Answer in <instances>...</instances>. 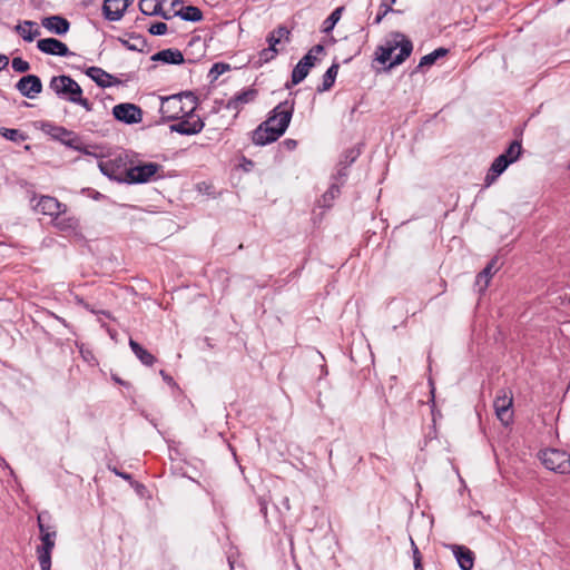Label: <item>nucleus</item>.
Segmentation results:
<instances>
[{
	"instance_id": "obj_1",
	"label": "nucleus",
	"mask_w": 570,
	"mask_h": 570,
	"mask_svg": "<svg viewBox=\"0 0 570 570\" xmlns=\"http://www.w3.org/2000/svg\"><path fill=\"white\" fill-rule=\"evenodd\" d=\"M294 112V101L279 102L252 134V140L257 146L276 141L289 126Z\"/></svg>"
},
{
	"instance_id": "obj_2",
	"label": "nucleus",
	"mask_w": 570,
	"mask_h": 570,
	"mask_svg": "<svg viewBox=\"0 0 570 570\" xmlns=\"http://www.w3.org/2000/svg\"><path fill=\"white\" fill-rule=\"evenodd\" d=\"M197 97L191 91H184L160 98L159 111L165 120H177L194 112Z\"/></svg>"
},
{
	"instance_id": "obj_3",
	"label": "nucleus",
	"mask_w": 570,
	"mask_h": 570,
	"mask_svg": "<svg viewBox=\"0 0 570 570\" xmlns=\"http://www.w3.org/2000/svg\"><path fill=\"white\" fill-rule=\"evenodd\" d=\"M164 167L157 163H141L135 164L129 161V170L127 173V184H146L151 180H157L164 177Z\"/></svg>"
},
{
	"instance_id": "obj_4",
	"label": "nucleus",
	"mask_w": 570,
	"mask_h": 570,
	"mask_svg": "<svg viewBox=\"0 0 570 570\" xmlns=\"http://www.w3.org/2000/svg\"><path fill=\"white\" fill-rule=\"evenodd\" d=\"M41 130L71 149L89 154L81 142L80 137L76 132L68 130L62 126H57L52 122L46 121L42 122Z\"/></svg>"
},
{
	"instance_id": "obj_5",
	"label": "nucleus",
	"mask_w": 570,
	"mask_h": 570,
	"mask_svg": "<svg viewBox=\"0 0 570 570\" xmlns=\"http://www.w3.org/2000/svg\"><path fill=\"white\" fill-rule=\"evenodd\" d=\"M98 167L102 175L118 183L127 184V173L129 170L128 155L120 154L108 160H101Z\"/></svg>"
},
{
	"instance_id": "obj_6",
	"label": "nucleus",
	"mask_w": 570,
	"mask_h": 570,
	"mask_svg": "<svg viewBox=\"0 0 570 570\" xmlns=\"http://www.w3.org/2000/svg\"><path fill=\"white\" fill-rule=\"evenodd\" d=\"M542 464L550 471L567 474L570 473V454L558 450L547 449L540 452Z\"/></svg>"
},
{
	"instance_id": "obj_7",
	"label": "nucleus",
	"mask_w": 570,
	"mask_h": 570,
	"mask_svg": "<svg viewBox=\"0 0 570 570\" xmlns=\"http://www.w3.org/2000/svg\"><path fill=\"white\" fill-rule=\"evenodd\" d=\"M49 88L60 98L66 101L72 102L73 97L82 92L79 83L71 77L66 75L53 76L50 79Z\"/></svg>"
},
{
	"instance_id": "obj_8",
	"label": "nucleus",
	"mask_w": 570,
	"mask_h": 570,
	"mask_svg": "<svg viewBox=\"0 0 570 570\" xmlns=\"http://www.w3.org/2000/svg\"><path fill=\"white\" fill-rule=\"evenodd\" d=\"M512 404H513L512 392L509 390H505V389L499 390L497 393V396L493 401V407H494L497 417L505 426H508L512 422V417H513Z\"/></svg>"
},
{
	"instance_id": "obj_9",
	"label": "nucleus",
	"mask_w": 570,
	"mask_h": 570,
	"mask_svg": "<svg viewBox=\"0 0 570 570\" xmlns=\"http://www.w3.org/2000/svg\"><path fill=\"white\" fill-rule=\"evenodd\" d=\"M37 203L32 206L33 210L37 213H41L42 215H47L51 217V219L59 215L63 214L67 210V205L60 203L56 197L41 195L40 197H33L31 202L36 200Z\"/></svg>"
},
{
	"instance_id": "obj_10",
	"label": "nucleus",
	"mask_w": 570,
	"mask_h": 570,
	"mask_svg": "<svg viewBox=\"0 0 570 570\" xmlns=\"http://www.w3.org/2000/svg\"><path fill=\"white\" fill-rule=\"evenodd\" d=\"M114 117L127 125L138 124L142 120V110L140 107L125 102L118 104L112 108Z\"/></svg>"
},
{
	"instance_id": "obj_11",
	"label": "nucleus",
	"mask_w": 570,
	"mask_h": 570,
	"mask_svg": "<svg viewBox=\"0 0 570 570\" xmlns=\"http://www.w3.org/2000/svg\"><path fill=\"white\" fill-rule=\"evenodd\" d=\"M16 89L27 98H35L42 91V82L36 75H27L16 83Z\"/></svg>"
},
{
	"instance_id": "obj_12",
	"label": "nucleus",
	"mask_w": 570,
	"mask_h": 570,
	"mask_svg": "<svg viewBox=\"0 0 570 570\" xmlns=\"http://www.w3.org/2000/svg\"><path fill=\"white\" fill-rule=\"evenodd\" d=\"M38 49L47 55L52 56H60V57H67V56H73L75 53L69 50L66 43L62 41L56 39V38H45L40 39L37 42Z\"/></svg>"
},
{
	"instance_id": "obj_13",
	"label": "nucleus",
	"mask_w": 570,
	"mask_h": 570,
	"mask_svg": "<svg viewBox=\"0 0 570 570\" xmlns=\"http://www.w3.org/2000/svg\"><path fill=\"white\" fill-rule=\"evenodd\" d=\"M186 117L187 119H181L179 122L171 125L170 130L187 136L196 135L203 130L205 124L199 117L194 118L191 114Z\"/></svg>"
},
{
	"instance_id": "obj_14",
	"label": "nucleus",
	"mask_w": 570,
	"mask_h": 570,
	"mask_svg": "<svg viewBox=\"0 0 570 570\" xmlns=\"http://www.w3.org/2000/svg\"><path fill=\"white\" fill-rule=\"evenodd\" d=\"M132 0H105L102 6L104 16L109 21H118Z\"/></svg>"
},
{
	"instance_id": "obj_15",
	"label": "nucleus",
	"mask_w": 570,
	"mask_h": 570,
	"mask_svg": "<svg viewBox=\"0 0 570 570\" xmlns=\"http://www.w3.org/2000/svg\"><path fill=\"white\" fill-rule=\"evenodd\" d=\"M448 548L452 551L462 570H471L473 568L475 559L473 551L465 546L459 544H449Z\"/></svg>"
},
{
	"instance_id": "obj_16",
	"label": "nucleus",
	"mask_w": 570,
	"mask_h": 570,
	"mask_svg": "<svg viewBox=\"0 0 570 570\" xmlns=\"http://www.w3.org/2000/svg\"><path fill=\"white\" fill-rule=\"evenodd\" d=\"M258 91L254 88H246L240 92L235 94L226 104L228 110L239 111L244 105L253 102L257 97Z\"/></svg>"
},
{
	"instance_id": "obj_17",
	"label": "nucleus",
	"mask_w": 570,
	"mask_h": 570,
	"mask_svg": "<svg viewBox=\"0 0 570 570\" xmlns=\"http://www.w3.org/2000/svg\"><path fill=\"white\" fill-rule=\"evenodd\" d=\"M394 37L396 38V43H399L400 52L394 57V59L389 63V69L401 65L406 60V58L410 57L413 45L411 40L406 39L402 33L396 32L394 33Z\"/></svg>"
},
{
	"instance_id": "obj_18",
	"label": "nucleus",
	"mask_w": 570,
	"mask_h": 570,
	"mask_svg": "<svg viewBox=\"0 0 570 570\" xmlns=\"http://www.w3.org/2000/svg\"><path fill=\"white\" fill-rule=\"evenodd\" d=\"M52 226L60 232H76L79 228V219L68 214V209L63 214H59L51 219Z\"/></svg>"
},
{
	"instance_id": "obj_19",
	"label": "nucleus",
	"mask_w": 570,
	"mask_h": 570,
	"mask_svg": "<svg viewBox=\"0 0 570 570\" xmlns=\"http://www.w3.org/2000/svg\"><path fill=\"white\" fill-rule=\"evenodd\" d=\"M41 24L52 33L65 35L69 31V21L61 16H50L42 19Z\"/></svg>"
},
{
	"instance_id": "obj_20",
	"label": "nucleus",
	"mask_w": 570,
	"mask_h": 570,
	"mask_svg": "<svg viewBox=\"0 0 570 570\" xmlns=\"http://www.w3.org/2000/svg\"><path fill=\"white\" fill-rule=\"evenodd\" d=\"M86 75L92 79L97 86L101 88H108L112 85L118 83L114 76L101 69L100 67H89L86 70Z\"/></svg>"
},
{
	"instance_id": "obj_21",
	"label": "nucleus",
	"mask_w": 570,
	"mask_h": 570,
	"mask_svg": "<svg viewBox=\"0 0 570 570\" xmlns=\"http://www.w3.org/2000/svg\"><path fill=\"white\" fill-rule=\"evenodd\" d=\"M498 258H492L488 265L476 275L475 278V286L478 287L479 292H484L490 283V279L494 275V273L498 271Z\"/></svg>"
},
{
	"instance_id": "obj_22",
	"label": "nucleus",
	"mask_w": 570,
	"mask_h": 570,
	"mask_svg": "<svg viewBox=\"0 0 570 570\" xmlns=\"http://www.w3.org/2000/svg\"><path fill=\"white\" fill-rule=\"evenodd\" d=\"M509 165L510 161L505 158V156L499 155L493 160L489 171L485 175V186L492 185L497 180V178L509 167Z\"/></svg>"
},
{
	"instance_id": "obj_23",
	"label": "nucleus",
	"mask_w": 570,
	"mask_h": 570,
	"mask_svg": "<svg viewBox=\"0 0 570 570\" xmlns=\"http://www.w3.org/2000/svg\"><path fill=\"white\" fill-rule=\"evenodd\" d=\"M151 60L164 63L180 65L184 62V56L179 49L169 48L154 53L151 56Z\"/></svg>"
},
{
	"instance_id": "obj_24",
	"label": "nucleus",
	"mask_w": 570,
	"mask_h": 570,
	"mask_svg": "<svg viewBox=\"0 0 570 570\" xmlns=\"http://www.w3.org/2000/svg\"><path fill=\"white\" fill-rule=\"evenodd\" d=\"M17 33L27 42L33 41L40 36V29L35 21L24 20L14 27Z\"/></svg>"
},
{
	"instance_id": "obj_25",
	"label": "nucleus",
	"mask_w": 570,
	"mask_h": 570,
	"mask_svg": "<svg viewBox=\"0 0 570 570\" xmlns=\"http://www.w3.org/2000/svg\"><path fill=\"white\" fill-rule=\"evenodd\" d=\"M129 346L135 356L146 366H153L156 362V357L144 348L138 342L129 338Z\"/></svg>"
},
{
	"instance_id": "obj_26",
	"label": "nucleus",
	"mask_w": 570,
	"mask_h": 570,
	"mask_svg": "<svg viewBox=\"0 0 570 570\" xmlns=\"http://www.w3.org/2000/svg\"><path fill=\"white\" fill-rule=\"evenodd\" d=\"M180 17L185 21L197 22L203 19V12L200 9L194 6L181 7L179 10H175L173 17Z\"/></svg>"
},
{
	"instance_id": "obj_27",
	"label": "nucleus",
	"mask_w": 570,
	"mask_h": 570,
	"mask_svg": "<svg viewBox=\"0 0 570 570\" xmlns=\"http://www.w3.org/2000/svg\"><path fill=\"white\" fill-rule=\"evenodd\" d=\"M340 65L334 62L323 75L322 85L317 87L318 92L327 91L330 90L336 79L337 72H338Z\"/></svg>"
},
{
	"instance_id": "obj_28",
	"label": "nucleus",
	"mask_w": 570,
	"mask_h": 570,
	"mask_svg": "<svg viewBox=\"0 0 570 570\" xmlns=\"http://www.w3.org/2000/svg\"><path fill=\"white\" fill-rule=\"evenodd\" d=\"M37 521L40 535H43L45 533L57 532L56 527L50 524L51 515L48 511L40 512L38 514Z\"/></svg>"
},
{
	"instance_id": "obj_29",
	"label": "nucleus",
	"mask_w": 570,
	"mask_h": 570,
	"mask_svg": "<svg viewBox=\"0 0 570 570\" xmlns=\"http://www.w3.org/2000/svg\"><path fill=\"white\" fill-rule=\"evenodd\" d=\"M399 43H396V39L394 42H387L385 46L379 47L377 57L376 59L381 63H386L391 60L393 52L397 49Z\"/></svg>"
},
{
	"instance_id": "obj_30",
	"label": "nucleus",
	"mask_w": 570,
	"mask_h": 570,
	"mask_svg": "<svg viewBox=\"0 0 570 570\" xmlns=\"http://www.w3.org/2000/svg\"><path fill=\"white\" fill-rule=\"evenodd\" d=\"M449 52L445 48H438L434 51L423 56L420 60L417 69L424 66H432L439 58L446 56Z\"/></svg>"
},
{
	"instance_id": "obj_31",
	"label": "nucleus",
	"mask_w": 570,
	"mask_h": 570,
	"mask_svg": "<svg viewBox=\"0 0 570 570\" xmlns=\"http://www.w3.org/2000/svg\"><path fill=\"white\" fill-rule=\"evenodd\" d=\"M522 154V144L519 140H513L509 147L502 153V156L510 161V165L517 161Z\"/></svg>"
},
{
	"instance_id": "obj_32",
	"label": "nucleus",
	"mask_w": 570,
	"mask_h": 570,
	"mask_svg": "<svg viewBox=\"0 0 570 570\" xmlns=\"http://www.w3.org/2000/svg\"><path fill=\"white\" fill-rule=\"evenodd\" d=\"M344 8L338 7L336 8L323 22V32H330L334 29L335 24L338 22V20L342 17Z\"/></svg>"
},
{
	"instance_id": "obj_33",
	"label": "nucleus",
	"mask_w": 570,
	"mask_h": 570,
	"mask_svg": "<svg viewBox=\"0 0 570 570\" xmlns=\"http://www.w3.org/2000/svg\"><path fill=\"white\" fill-rule=\"evenodd\" d=\"M0 135L3 138L14 142L24 141L28 138V136L19 129H10L4 127L0 128Z\"/></svg>"
},
{
	"instance_id": "obj_34",
	"label": "nucleus",
	"mask_w": 570,
	"mask_h": 570,
	"mask_svg": "<svg viewBox=\"0 0 570 570\" xmlns=\"http://www.w3.org/2000/svg\"><path fill=\"white\" fill-rule=\"evenodd\" d=\"M309 69L311 68H307V66L298 61L292 71V83L298 85L302 82L307 77Z\"/></svg>"
},
{
	"instance_id": "obj_35",
	"label": "nucleus",
	"mask_w": 570,
	"mask_h": 570,
	"mask_svg": "<svg viewBox=\"0 0 570 570\" xmlns=\"http://www.w3.org/2000/svg\"><path fill=\"white\" fill-rule=\"evenodd\" d=\"M341 194L340 185L333 183L323 195V206L330 207L331 203Z\"/></svg>"
},
{
	"instance_id": "obj_36",
	"label": "nucleus",
	"mask_w": 570,
	"mask_h": 570,
	"mask_svg": "<svg viewBox=\"0 0 570 570\" xmlns=\"http://www.w3.org/2000/svg\"><path fill=\"white\" fill-rule=\"evenodd\" d=\"M57 532L45 533L40 535L41 544L37 547L40 550L52 551L56 544Z\"/></svg>"
},
{
	"instance_id": "obj_37",
	"label": "nucleus",
	"mask_w": 570,
	"mask_h": 570,
	"mask_svg": "<svg viewBox=\"0 0 570 570\" xmlns=\"http://www.w3.org/2000/svg\"><path fill=\"white\" fill-rule=\"evenodd\" d=\"M394 4V2H391L389 0H382L381 4H380V9H379V12L375 16L374 18V21L373 23L374 24H379L382 22V20L384 19V17L389 13V12H394L392 6Z\"/></svg>"
},
{
	"instance_id": "obj_38",
	"label": "nucleus",
	"mask_w": 570,
	"mask_h": 570,
	"mask_svg": "<svg viewBox=\"0 0 570 570\" xmlns=\"http://www.w3.org/2000/svg\"><path fill=\"white\" fill-rule=\"evenodd\" d=\"M121 43L129 50L141 51L145 41L140 36H132L129 40L120 39Z\"/></svg>"
},
{
	"instance_id": "obj_39",
	"label": "nucleus",
	"mask_w": 570,
	"mask_h": 570,
	"mask_svg": "<svg viewBox=\"0 0 570 570\" xmlns=\"http://www.w3.org/2000/svg\"><path fill=\"white\" fill-rule=\"evenodd\" d=\"M41 570H50L52 551L36 549Z\"/></svg>"
},
{
	"instance_id": "obj_40",
	"label": "nucleus",
	"mask_w": 570,
	"mask_h": 570,
	"mask_svg": "<svg viewBox=\"0 0 570 570\" xmlns=\"http://www.w3.org/2000/svg\"><path fill=\"white\" fill-rule=\"evenodd\" d=\"M287 33H288V31L286 28H284V27L277 28L276 30H274L273 32H271L268 35V37H267L268 45H271L272 47H275L277 43H279L281 39Z\"/></svg>"
},
{
	"instance_id": "obj_41",
	"label": "nucleus",
	"mask_w": 570,
	"mask_h": 570,
	"mask_svg": "<svg viewBox=\"0 0 570 570\" xmlns=\"http://www.w3.org/2000/svg\"><path fill=\"white\" fill-rule=\"evenodd\" d=\"M227 70H229V65L224 62H216L210 68L208 76L212 79V81H214Z\"/></svg>"
},
{
	"instance_id": "obj_42",
	"label": "nucleus",
	"mask_w": 570,
	"mask_h": 570,
	"mask_svg": "<svg viewBox=\"0 0 570 570\" xmlns=\"http://www.w3.org/2000/svg\"><path fill=\"white\" fill-rule=\"evenodd\" d=\"M156 2L157 0H140L138 3L139 10L146 16H154V12H156Z\"/></svg>"
},
{
	"instance_id": "obj_43",
	"label": "nucleus",
	"mask_w": 570,
	"mask_h": 570,
	"mask_svg": "<svg viewBox=\"0 0 570 570\" xmlns=\"http://www.w3.org/2000/svg\"><path fill=\"white\" fill-rule=\"evenodd\" d=\"M11 67L16 72H27L30 69V63L20 57H16L11 61Z\"/></svg>"
},
{
	"instance_id": "obj_44",
	"label": "nucleus",
	"mask_w": 570,
	"mask_h": 570,
	"mask_svg": "<svg viewBox=\"0 0 570 570\" xmlns=\"http://www.w3.org/2000/svg\"><path fill=\"white\" fill-rule=\"evenodd\" d=\"M276 55H277V49L275 47H272L271 45H268L267 48H264L263 50H261L259 62H268L272 59H274Z\"/></svg>"
},
{
	"instance_id": "obj_45",
	"label": "nucleus",
	"mask_w": 570,
	"mask_h": 570,
	"mask_svg": "<svg viewBox=\"0 0 570 570\" xmlns=\"http://www.w3.org/2000/svg\"><path fill=\"white\" fill-rule=\"evenodd\" d=\"M414 570H423L422 556L413 539H411Z\"/></svg>"
},
{
	"instance_id": "obj_46",
	"label": "nucleus",
	"mask_w": 570,
	"mask_h": 570,
	"mask_svg": "<svg viewBox=\"0 0 570 570\" xmlns=\"http://www.w3.org/2000/svg\"><path fill=\"white\" fill-rule=\"evenodd\" d=\"M167 30H168V27L165 22L153 23L148 29V31L153 36H163L167 32Z\"/></svg>"
},
{
	"instance_id": "obj_47",
	"label": "nucleus",
	"mask_w": 570,
	"mask_h": 570,
	"mask_svg": "<svg viewBox=\"0 0 570 570\" xmlns=\"http://www.w3.org/2000/svg\"><path fill=\"white\" fill-rule=\"evenodd\" d=\"M71 99H72V104L83 107L87 111L92 110V104L87 98L82 97V92H79V96H76Z\"/></svg>"
},
{
	"instance_id": "obj_48",
	"label": "nucleus",
	"mask_w": 570,
	"mask_h": 570,
	"mask_svg": "<svg viewBox=\"0 0 570 570\" xmlns=\"http://www.w3.org/2000/svg\"><path fill=\"white\" fill-rule=\"evenodd\" d=\"M316 60V56L308 51L299 61L307 66V68H312Z\"/></svg>"
},
{
	"instance_id": "obj_49",
	"label": "nucleus",
	"mask_w": 570,
	"mask_h": 570,
	"mask_svg": "<svg viewBox=\"0 0 570 570\" xmlns=\"http://www.w3.org/2000/svg\"><path fill=\"white\" fill-rule=\"evenodd\" d=\"M282 146L286 150L291 151V150H294L297 147V141L295 139L287 138V139L282 141Z\"/></svg>"
},
{
	"instance_id": "obj_50",
	"label": "nucleus",
	"mask_w": 570,
	"mask_h": 570,
	"mask_svg": "<svg viewBox=\"0 0 570 570\" xmlns=\"http://www.w3.org/2000/svg\"><path fill=\"white\" fill-rule=\"evenodd\" d=\"M9 58L6 55L0 53V71L4 70L9 66Z\"/></svg>"
},
{
	"instance_id": "obj_51",
	"label": "nucleus",
	"mask_w": 570,
	"mask_h": 570,
	"mask_svg": "<svg viewBox=\"0 0 570 570\" xmlns=\"http://www.w3.org/2000/svg\"><path fill=\"white\" fill-rule=\"evenodd\" d=\"M114 472L116 475L122 478L124 480H127V481L131 480V474H129V473L118 471L117 469H114Z\"/></svg>"
},
{
	"instance_id": "obj_52",
	"label": "nucleus",
	"mask_w": 570,
	"mask_h": 570,
	"mask_svg": "<svg viewBox=\"0 0 570 570\" xmlns=\"http://www.w3.org/2000/svg\"><path fill=\"white\" fill-rule=\"evenodd\" d=\"M323 51H324V47H323L322 45H316V46H314V47L309 50V52H312V53H313V55H315V56H316L317 53L323 52Z\"/></svg>"
},
{
	"instance_id": "obj_53",
	"label": "nucleus",
	"mask_w": 570,
	"mask_h": 570,
	"mask_svg": "<svg viewBox=\"0 0 570 570\" xmlns=\"http://www.w3.org/2000/svg\"><path fill=\"white\" fill-rule=\"evenodd\" d=\"M470 515L471 517H475V515H482V518L485 520V521H489L490 520V515H483L481 511L476 510V511H471L470 512Z\"/></svg>"
},
{
	"instance_id": "obj_54",
	"label": "nucleus",
	"mask_w": 570,
	"mask_h": 570,
	"mask_svg": "<svg viewBox=\"0 0 570 570\" xmlns=\"http://www.w3.org/2000/svg\"><path fill=\"white\" fill-rule=\"evenodd\" d=\"M282 504L284 505V508L288 511L291 509V505H289V499L287 497H285L282 501Z\"/></svg>"
},
{
	"instance_id": "obj_55",
	"label": "nucleus",
	"mask_w": 570,
	"mask_h": 570,
	"mask_svg": "<svg viewBox=\"0 0 570 570\" xmlns=\"http://www.w3.org/2000/svg\"><path fill=\"white\" fill-rule=\"evenodd\" d=\"M170 7L171 9H175L177 6H180L183 3V0H170Z\"/></svg>"
},
{
	"instance_id": "obj_56",
	"label": "nucleus",
	"mask_w": 570,
	"mask_h": 570,
	"mask_svg": "<svg viewBox=\"0 0 570 570\" xmlns=\"http://www.w3.org/2000/svg\"><path fill=\"white\" fill-rule=\"evenodd\" d=\"M160 374H161V376H163L165 380L171 381V377H170V376H168V375L165 373V371H160Z\"/></svg>"
},
{
	"instance_id": "obj_57",
	"label": "nucleus",
	"mask_w": 570,
	"mask_h": 570,
	"mask_svg": "<svg viewBox=\"0 0 570 570\" xmlns=\"http://www.w3.org/2000/svg\"><path fill=\"white\" fill-rule=\"evenodd\" d=\"M114 380H115L117 383H119V384H122V383H124V382H122L120 379H118V377H115Z\"/></svg>"
},
{
	"instance_id": "obj_58",
	"label": "nucleus",
	"mask_w": 570,
	"mask_h": 570,
	"mask_svg": "<svg viewBox=\"0 0 570 570\" xmlns=\"http://www.w3.org/2000/svg\"><path fill=\"white\" fill-rule=\"evenodd\" d=\"M341 177H345L346 176V173H343V171H340L338 173Z\"/></svg>"
}]
</instances>
